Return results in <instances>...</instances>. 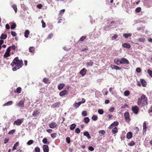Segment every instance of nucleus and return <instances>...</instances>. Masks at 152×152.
Listing matches in <instances>:
<instances>
[{
  "instance_id": "nucleus-53",
  "label": "nucleus",
  "mask_w": 152,
  "mask_h": 152,
  "mask_svg": "<svg viewBox=\"0 0 152 152\" xmlns=\"http://www.w3.org/2000/svg\"><path fill=\"white\" fill-rule=\"evenodd\" d=\"M15 129L11 130L9 132L8 134H13L15 132Z\"/></svg>"
},
{
  "instance_id": "nucleus-17",
  "label": "nucleus",
  "mask_w": 152,
  "mask_h": 152,
  "mask_svg": "<svg viewBox=\"0 0 152 152\" xmlns=\"http://www.w3.org/2000/svg\"><path fill=\"white\" fill-rule=\"evenodd\" d=\"M114 62L117 65H120L121 64V60L117 58H115L114 60Z\"/></svg>"
},
{
  "instance_id": "nucleus-23",
  "label": "nucleus",
  "mask_w": 152,
  "mask_h": 152,
  "mask_svg": "<svg viewBox=\"0 0 152 152\" xmlns=\"http://www.w3.org/2000/svg\"><path fill=\"white\" fill-rule=\"evenodd\" d=\"M13 104V102L12 101H10L7 102L4 104L3 106H10L12 105Z\"/></svg>"
},
{
  "instance_id": "nucleus-52",
  "label": "nucleus",
  "mask_w": 152,
  "mask_h": 152,
  "mask_svg": "<svg viewBox=\"0 0 152 152\" xmlns=\"http://www.w3.org/2000/svg\"><path fill=\"white\" fill-rule=\"evenodd\" d=\"M118 35L117 34H114L112 37V40H114L117 38Z\"/></svg>"
},
{
  "instance_id": "nucleus-61",
  "label": "nucleus",
  "mask_w": 152,
  "mask_h": 152,
  "mask_svg": "<svg viewBox=\"0 0 152 152\" xmlns=\"http://www.w3.org/2000/svg\"><path fill=\"white\" fill-rule=\"evenodd\" d=\"M82 114L84 116H86L87 115V113L86 111H83L82 113Z\"/></svg>"
},
{
  "instance_id": "nucleus-45",
  "label": "nucleus",
  "mask_w": 152,
  "mask_h": 152,
  "mask_svg": "<svg viewBox=\"0 0 152 152\" xmlns=\"http://www.w3.org/2000/svg\"><path fill=\"white\" fill-rule=\"evenodd\" d=\"M92 119L94 121H96L98 119V117L97 116L95 115H93L92 117Z\"/></svg>"
},
{
  "instance_id": "nucleus-51",
  "label": "nucleus",
  "mask_w": 152,
  "mask_h": 152,
  "mask_svg": "<svg viewBox=\"0 0 152 152\" xmlns=\"http://www.w3.org/2000/svg\"><path fill=\"white\" fill-rule=\"evenodd\" d=\"M65 11V10L64 9H63L61 10L59 12V14L62 15L64 13Z\"/></svg>"
},
{
  "instance_id": "nucleus-13",
  "label": "nucleus",
  "mask_w": 152,
  "mask_h": 152,
  "mask_svg": "<svg viewBox=\"0 0 152 152\" xmlns=\"http://www.w3.org/2000/svg\"><path fill=\"white\" fill-rule=\"evenodd\" d=\"M146 125H147V124L146 123V122L145 121H144L143 122V132L144 133H145V132L146 131V130H147V128Z\"/></svg>"
},
{
  "instance_id": "nucleus-40",
  "label": "nucleus",
  "mask_w": 152,
  "mask_h": 152,
  "mask_svg": "<svg viewBox=\"0 0 152 152\" xmlns=\"http://www.w3.org/2000/svg\"><path fill=\"white\" fill-rule=\"evenodd\" d=\"M138 40L139 42H144L145 41L144 38H140L138 39Z\"/></svg>"
},
{
  "instance_id": "nucleus-62",
  "label": "nucleus",
  "mask_w": 152,
  "mask_h": 152,
  "mask_svg": "<svg viewBox=\"0 0 152 152\" xmlns=\"http://www.w3.org/2000/svg\"><path fill=\"white\" fill-rule=\"evenodd\" d=\"M88 149L89 150L92 151L94 150V148L93 147L90 146L88 147Z\"/></svg>"
},
{
  "instance_id": "nucleus-9",
  "label": "nucleus",
  "mask_w": 152,
  "mask_h": 152,
  "mask_svg": "<svg viewBox=\"0 0 152 152\" xmlns=\"http://www.w3.org/2000/svg\"><path fill=\"white\" fill-rule=\"evenodd\" d=\"M44 152H49V148L47 145H44L42 146Z\"/></svg>"
},
{
  "instance_id": "nucleus-16",
  "label": "nucleus",
  "mask_w": 152,
  "mask_h": 152,
  "mask_svg": "<svg viewBox=\"0 0 152 152\" xmlns=\"http://www.w3.org/2000/svg\"><path fill=\"white\" fill-rule=\"evenodd\" d=\"M118 125V122L117 121H115L110 125V126L109 127V128L111 129L113 128L114 126H117Z\"/></svg>"
},
{
  "instance_id": "nucleus-44",
  "label": "nucleus",
  "mask_w": 152,
  "mask_h": 152,
  "mask_svg": "<svg viewBox=\"0 0 152 152\" xmlns=\"http://www.w3.org/2000/svg\"><path fill=\"white\" fill-rule=\"evenodd\" d=\"M10 56V53L6 52L4 55V57L6 58V57H9Z\"/></svg>"
},
{
  "instance_id": "nucleus-36",
  "label": "nucleus",
  "mask_w": 152,
  "mask_h": 152,
  "mask_svg": "<svg viewBox=\"0 0 152 152\" xmlns=\"http://www.w3.org/2000/svg\"><path fill=\"white\" fill-rule=\"evenodd\" d=\"M84 122L86 124H88L90 121V119L88 117H86L84 118Z\"/></svg>"
},
{
  "instance_id": "nucleus-24",
  "label": "nucleus",
  "mask_w": 152,
  "mask_h": 152,
  "mask_svg": "<svg viewBox=\"0 0 152 152\" xmlns=\"http://www.w3.org/2000/svg\"><path fill=\"white\" fill-rule=\"evenodd\" d=\"M21 90V88L20 87H18L17 88L16 90L14 91V92L15 93L19 94L20 93Z\"/></svg>"
},
{
  "instance_id": "nucleus-12",
  "label": "nucleus",
  "mask_w": 152,
  "mask_h": 152,
  "mask_svg": "<svg viewBox=\"0 0 152 152\" xmlns=\"http://www.w3.org/2000/svg\"><path fill=\"white\" fill-rule=\"evenodd\" d=\"M140 81L142 86L144 87L146 86L147 83L143 79H140Z\"/></svg>"
},
{
  "instance_id": "nucleus-20",
  "label": "nucleus",
  "mask_w": 152,
  "mask_h": 152,
  "mask_svg": "<svg viewBox=\"0 0 152 152\" xmlns=\"http://www.w3.org/2000/svg\"><path fill=\"white\" fill-rule=\"evenodd\" d=\"M132 136V133L131 132H129L126 134V138L129 139L131 138Z\"/></svg>"
},
{
  "instance_id": "nucleus-54",
  "label": "nucleus",
  "mask_w": 152,
  "mask_h": 152,
  "mask_svg": "<svg viewBox=\"0 0 152 152\" xmlns=\"http://www.w3.org/2000/svg\"><path fill=\"white\" fill-rule=\"evenodd\" d=\"M141 10V8L140 7H138L136 9L135 11L137 12H139Z\"/></svg>"
},
{
  "instance_id": "nucleus-48",
  "label": "nucleus",
  "mask_w": 152,
  "mask_h": 152,
  "mask_svg": "<svg viewBox=\"0 0 152 152\" xmlns=\"http://www.w3.org/2000/svg\"><path fill=\"white\" fill-rule=\"evenodd\" d=\"M34 150L35 152H40V150L39 147H36L35 148Z\"/></svg>"
},
{
  "instance_id": "nucleus-49",
  "label": "nucleus",
  "mask_w": 152,
  "mask_h": 152,
  "mask_svg": "<svg viewBox=\"0 0 152 152\" xmlns=\"http://www.w3.org/2000/svg\"><path fill=\"white\" fill-rule=\"evenodd\" d=\"M41 23H42V28H44L46 26L45 23L44 21L43 20H42L41 21Z\"/></svg>"
},
{
  "instance_id": "nucleus-55",
  "label": "nucleus",
  "mask_w": 152,
  "mask_h": 152,
  "mask_svg": "<svg viewBox=\"0 0 152 152\" xmlns=\"http://www.w3.org/2000/svg\"><path fill=\"white\" fill-rule=\"evenodd\" d=\"M141 69L139 67L137 68L136 69V71L138 73H140L141 72Z\"/></svg>"
},
{
  "instance_id": "nucleus-27",
  "label": "nucleus",
  "mask_w": 152,
  "mask_h": 152,
  "mask_svg": "<svg viewBox=\"0 0 152 152\" xmlns=\"http://www.w3.org/2000/svg\"><path fill=\"white\" fill-rule=\"evenodd\" d=\"M43 82L46 84L50 83V82L49 79L46 78H43Z\"/></svg>"
},
{
  "instance_id": "nucleus-15",
  "label": "nucleus",
  "mask_w": 152,
  "mask_h": 152,
  "mask_svg": "<svg viewBox=\"0 0 152 152\" xmlns=\"http://www.w3.org/2000/svg\"><path fill=\"white\" fill-rule=\"evenodd\" d=\"M60 104L59 102H57L53 104L51 107L53 108L58 107Z\"/></svg>"
},
{
  "instance_id": "nucleus-29",
  "label": "nucleus",
  "mask_w": 152,
  "mask_h": 152,
  "mask_svg": "<svg viewBox=\"0 0 152 152\" xmlns=\"http://www.w3.org/2000/svg\"><path fill=\"white\" fill-rule=\"evenodd\" d=\"M124 37L126 38H128L129 37H130L132 36L131 33H125L123 35Z\"/></svg>"
},
{
  "instance_id": "nucleus-47",
  "label": "nucleus",
  "mask_w": 152,
  "mask_h": 152,
  "mask_svg": "<svg viewBox=\"0 0 152 152\" xmlns=\"http://www.w3.org/2000/svg\"><path fill=\"white\" fill-rule=\"evenodd\" d=\"M147 72L150 75V76L151 77H152V71L150 70V69H148L147 71Z\"/></svg>"
},
{
  "instance_id": "nucleus-64",
  "label": "nucleus",
  "mask_w": 152,
  "mask_h": 152,
  "mask_svg": "<svg viewBox=\"0 0 152 152\" xmlns=\"http://www.w3.org/2000/svg\"><path fill=\"white\" fill-rule=\"evenodd\" d=\"M56 134L55 133L52 134L51 135V136L53 138H54L56 137Z\"/></svg>"
},
{
  "instance_id": "nucleus-11",
  "label": "nucleus",
  "mask_w": 152,
  "mask_h": 152,
  "mask_svg": "<svg viewBox=\"0 0 152 152\" xmlns=\"http://www.w3.org/2000/svg\"><path fill=\"white\" fill-rule=\"evenodd\" d=\"M57 126V124L55 122H52L49 124V126L50 128L54 129Z\"/></svg>"
},
{
  "instance_id": "nucleus-21",
  "label": "nucleus",
  "mask_w": 152,
  "mask_h": 152,
  "mask_svg": "<svg viewBox=\"0 0 152 152\" xmlns=\"http://www.w3.org/2000/svg\"><path fill=\"white\" fill-rule=\"evenodd\" d=\"M65 84L63 83H61L59 84L58 86V89L61 90L64 87Z\"/></svg>"
},
{
  "instance_id": "nucleus-59",
  "label": "nucleus",
  "mask_w": 152,
  "mask_h": 152,
  "mask_svg": "<svg viewBox=\"0 0 152 152\" xmlns=\"http://www.w3.org/2000/svg\"><path fill=\"white\" fill-rule=\"evenodd\" d=\"M42 6H43L42 4H39L37 6V7L39 9H41Z\"/></svg>"
},
{
  "instance_id": "nucleus-18",
  "label": "nucleus",
  "mask_w": 152,
  "mask_h": 152,
  "mask_svg": "<svg viewBox=\"0 0 152 152\" xmlns=\"http://www.w3.org/2000/svg\"><path fill=\"white\" fill-rule=\"evenodd\" d=\"M122 46L124 48H130L131 47L130 45L129 44L127 43L123 44H122Z\"/></svg>"
},
{
  "instance_id": "nucleus-22",
  "label": "nucleus",
  "mask_w": 152,
  "mask_h": 152,
  "mask_svg": "<svg viewBox=\"0 0 152 152\" xmlns=\"http://www.w3.org/2000/svg\"><path fill=\"white\" fill-rule=\"evenodd\" d=\"M111 68L112 69H115L116 70L118 69H121V67H120L118 66H116V65H111Z\"/></svg>"
},
{
  "instance_id": "nucleus-7",
  "label": "nucleus",
  "mask_w": 152,
  "mask_h": 152,
  "mask_svg": "<svg viewBox=\"0 0 152 152\" xmlns=\"http://www.w3.org/2000/svg\"><path fill=\"white\" fill-rule=\"evenodd\" d=\"M121 64H129V62L128 60L126 58H122L121 59Z\"/></svg>"
},
{
  "instance_id": "nucleus-26",
  "label": "nucleus",
  "mask_w": 152,
  "mask_h": 152,
  "mask_svg": "<svg viewBox=\"0 0 152 152\" xmlns=\"http://www.w3.org/2000/svg\"><path fill=\"white\" fill-rule=\"evenodd\" d=\"M7 37V34H2L0 37V38L2 39H5Z\"/></svg>"
},
{
  "instance_id": "nucleus-50",
  "label": "nucleus",
  "mask_w": 152,
  "mask_h": 152,
  "mask_svg": "<svg viewBox=\"0 0 152 152\" xmlns=\"http://www.w3.org/2000/svg\"><path fill=\"white\" fill-rule=\"evenodd\" d=\"M66 141L68 144L70 143V138L68 137L66 138Z\"/></svg>"
},
{
  "instance_id": "nucleus-31",
  "label": "nucleus",
  "mask_w": 152,
  "mask_h": 152,
  "mask_svg": "<svg viewBox=\"0 0 152 152\" xmlns=\"http://www.w3.org/2000/svg\"><path fill=\"white\" fill-rule=\"evenodd\" d=\"M19 145V143L18 142H17L14 145L13 147L12 150L14 151L16 149V147L18 146Z\"/></svg>"
},
{
  "instance_id": "nucleus-60",
  "label": "nucleus",
  "mask_w": 152,
  "mask_h": 152,
  "mask_svg": "<svg viewBox=\"0 0 152 152\" xmlns=\"http://www.w3.org/2000/svg\"><path fill=\"white\" fill-rule=\"evenodd\" d=\"M80 129L78 128H77L75 129V132L77 134L80 133Z\"/></svg>"
},
{
  "instance_id": "nucleus-10",
  "label": "nucleus",
  "mask_w": 152,
  "mask_h": 152,
  "mask_svg": "<svg viewBox=\"0 0 152 152\" xmlns=\"http://www.w3.org/2000/svg\"><path fill=\"white\" fill-rule=\"evenodd\" d=\"M40 113V112L38 110H36L34 111L32 116L34 117H36Z\"/></svg>"
},
{
  "instance_id": "nucleus-39",
  "label": "nucleus",
  "mask_w": 152,
  "mask_h": 152,
  "mask_svg": "<svg viewBox=\"0 0 152 152\" xmlns=\"http://www.w3.org/2000/svg\"><path fill=\"white\" fill-rule=\"evenodd\" d=\"M124 95L125 96H127L130 94V92L128 90H126L124 92Z\"/></svg>"
},
{
  "instance_id": "nucleus-1",
  "label": "nucleus",
  "mask_w": 152,
  "mask_h": 152,
  "mask_svg": "<svg viewBox=\"0 0 152 152\" xmlns=\"http://www.w3.org/2000/svg\"><path fill=\"white\" fill-rule=\"evenodd\" d=\"M10 65L13 67L12 70L14 71L21 67L23 65V62L22 60H19L18 57H16Z\"/></svg>"
},
{
  "instance_id": "nucleus-14",
  "label": "nucleus",
  "mask_w": 152,
  "mask_h": 152,
  "mask_svg": "<svg viewBox=\"0 0 152 152\" xmlns=\"http://www.w3.org/2000/svg\"><path fill=\"white\" fill-rule=\"evenodd\" d=\"M94 64V63L93 62L90 61L86 63V65L87 67L90 66H92Z\"/></svg>"
},
{
  "instance_id": "nucleus-35",
  "label": "nucleus",
  "mask_w": 152,
  "mask_h": 152,
  "mask_svg": "<svg viewBox=\"0 0 152 152\" xmlns=\"http://www.w3.org/2000/svg\"><path fill=\"white\" fill-rule=\"evenodd\" d=\"M76 126V125L75 124H73L71 125L70 129L71 130H74Z\"/></svg>"
},
{
  "instance_id": "nucleus-57",
  "label": "nucleus",
  "mask_w": 152,
  "mask_h": 152,
  "mask_svg": "<svg viewBox=\"0 0 152 152\" xmlns=\"http://www.w3.org/2000/svg\"><path fill=\"white\" fill-rule=\"evenodd\" d=\"M53 33H51L49 34L47 37L48 39H50L52 38L53 37Z\"/></svg>"
},
{
  "instance_id": "nucleus-6",
  "label": "nucleus",
  "mask_w": 152,
  "mask_h": 152,
  "mask_svg": "<svg viewBox=\"0 0 152 152\" xmlns=\"http://www.w3.org/2000/svg\"><path fill=\"white\" fill-rule=\"evenodd\" d=\"M24 101L22 100L16 104V105L18 107H22L24 106Z\"/></svg>"
},
{
  "instance_id": "nucleus-2",
  "label": "nucleus",
  "mask_w": 152,
  "mask_h": 152,
  "mask_svg": "<svg viewBox=\"0 0 152 152\" xmlns=\"http://www.w3.org/2000/svg\"><path fill=\"white\" fill-rule=\"evenodd\" d=\"M148 99L145 95L142 94L140 98H138L137 104L138 106L143 107L148 104Z\"/></svg>"
},
{
  "instance_id": "nucleus-5",
  "label": "nucleus",
  "mask_w": 152,
  "mask_h": 152,
  "mask_svg": "<svg viewBox=\"0 0 152 152\" xmlns=\"http://www.w3.org/2000/svg\"><path fill=\"white\" fill-rule=\"evenodd\" d=\"M124 116L125 120L127 122H129L131 120V119L129 117V114L128 112L124 113Z\"/></svg>"
},
{
  "instance_id": "nucleus-28",
  "label": "nucleus",
  "mask_w": 152,
  "mask_h": 152,
  "mask_svg": "<svg viewBox=\"0 0 152 152\" xmlns=\"http://www.w3.org/2000/svg\"><path fill=\"white\" fill-rule=\"evenodd\" d=\"M81 104V103L79 102H75L73 104L74 106L76 109Z\"/></svg>"
},
{
  "instance_id": "nucleus-41",
  "label": "nucleus",
  "mask_w": 152,
  "mask_h": 152,
  "mask_svg": "<svg viewBox=\"0 0 152 152\" xmlns=\"http://www.w3.org/2000/svg\"><path fill=\"white\" fill-rule=\"evenodd\" d=\"M12 7L14 10L15 13H16L17 11V6L15 5L14 4L12 6Z\"/></svg>"
},
{
  "instance_id": "nucleus-37",
  "label": "nucleus",
  "mask_w": 152,
  "mask_h": 152,
  "mask_svg": "<svg viewBox=\"0 0 152 152\" xmlns=\"http://www.w3.org/2000/svg\"><path fill=\"white\" fill-rule=\"evenodd\" d=\"M43 142L44 144H49L50 143V142H47V139L46 138H44L42 140V141Z\"/></svg>"
},
{
  "instance_id": "nucleus-4",
  "label": "nucleus",
  "mask_w": 152,
  "mask_h": 152,
  "mask_svg": "<svg viewBox=\"0 0 152 152\" xmlns=\"http://www.w3.org/2000/svg\"><path fill=\"white\" fill-rule=\"evenodd\" d=\"M132 110L134 113L137 114L139 112V108L137 106H133L132 107Z\"/></svg>"
},
{
  "instance_id": "nucleus-3",
  "label": "nucleus",
  "mask_w": 152,
  "mask_h": 152,
  "mask_svg": "<svg viewBox=\"0 0 152 152\" xmlns=\"http://www.w3.org/2000/svg\"><path fill=\"white\" fill-rule=\"evenodd\" d=\"M24 121V118H22L20 119H18L16 120L13 123L14 125H16L17 126L20 125Z\"/></svg>"
},
{
  "instance_id": "nucleus-43",
  "label": "nucleus",
  "mask_w": 152,
  "mask_h": 152,
  "mask_svg": "<svg viewBox=\"0 0 152 152\" xmlns=\"http://www.w3.org/2000/svg\"><path fill=\"white\" fill-rule=\"evenodd\" d=\"M135 144L134 142L133 141H131L128 144V145L130 146H133Z\"/></svg>"
},
{
  "instance_id": "nucleus-46",
  "label": "nucleus",
  "mask_w": 152,
  "mask_h": 152,
  "mask_svg": "<svg viewBox=\"0 0 152 152\" xmlns=\"http://www.w3.org/2000/svg\"><path fill=\"white\" fill-rule=\"evenodd\" d=\"M98 112L99 114H102L104 113V111L102 109H99L98 110Z\"/></svg>"
},
{
  "instance_id": "nucleus-58",
  "label": "nucleus",
  "mask_w": 152,
  "mask_h": 152,
  "mask_svg": "<svg viewBox=\"0 0 152 152\" xmlns=\"http://www.w3.org/2000/svg\"><path fill=\"white\" fill-rule=\"evenodd\" d=\"M9 47H10V48H12V50H15V49L16 47L15 45H13L11 46H9Z\"/></svg>"
},
{
  "instance_id": "nucleus-19",
  "label": "nucleus",
  "mask_w": 152,
  "mask_h": 152,
  "mask_svg": "<svg viewBox=\"0 0 152 152\" xmlns=\"http://www.w3.org/2000/svg\"><path fill=\"white\" fill-rule=\"evenodd\" d=\"M29 52L33 53L35 52V48L34 47H30L29 48Z\"/></svg>"
},
{
  "instance_id": "nucleus-34",
  "label": "nucleus",
  "mask_w": 152,
  "mask_h": 152,
  "mask_svg": "<svg viewBox=\"0 0 152 152\" xmlns=\"http://www.w3.org/2000/svg\"><path fill=\"white\" fill-rule=\"evenodd\" d=\"M16 25L15 23H12L11 25H10L11 29H14L16 28Z\"/></svg>"
},
{
  "instance_id": "nucleus-33",
  "label": "nucleus",
  "mask_w": 152,
  "mask_h": 152,
  "mask_svg": "<svg viewBox=\"0 0 152 152\" xmlns=\"http://www.w3.org/2000/svg\"><path fill=\"white\" fill-rule=\"evenodd\" d=\"M87 37L86 36H82L78 40L79 42H83L86 39Z\"/></svg>"
},
{
  "instance_id": "nucleus-42",
  "label": "nucleus",
  "mask_w": 152,
  "mask_h": 152,
  "mask_svg": "<svg viewBox=\"0 0 152 152\" xmlns=\"http://www.w3.org/2000/svg\"><path fill=\"white\" fill-rule=\"evenodd\" d=\"M34 143V141L32 140H29L27 142V144L28 145H30Z\"/></svg>"
},
{
  "instance_id": "nucleus-25",
  "label": "nucleus",
  "mask_w": 152,
  "mask_h": 152,
  "mask_svg": "<svg viewBox=\"0 0 152 152\" xmlns=\"http://www.w3.org/2000/svg\"><path fill=\"white\" fill-rule=\"evenodd\" d=\"M83 134L84 136H86L87 137L88 139H90L91 138V137L88 132H85L83 133Z\"/></svg>"
},
{
  "instance_id": "nucleus-32",
  "label": "nucleus",
  "mask_w": 152,
  "mask_h": 152,
  "mask_svg": "<svg viewBox=\"0 0 152 152\" xmlns=\"http://www.w3.org/2000/svg\"><path fill=\"white\" fill-rule=\"evenodd\" d=\"M29 33V31L28 30H26L24 33V36L26 38H28Z\"/></svg>"
},
{
  "instance_id": "nucleus-56",
  "label": "nucleus",
  "mask_w": 152,
  "mask_h": 152,
  "mask_svg": "<svg viewBox=\"0 0 152 152\" xmlns=\"http://www.w3.org/2000/svg\"><path fill=\"white\" fill-rule=\"evenodd\" d=\"M11 34L13 37L16 36L17 35V34L14 31H12L11 32Z\"/></svg>"
},
{
  "instance_id": "nucleus-63",
  "label": "nucleus",
  "mask_w": 152,
  "mask_h": 152,
  "mask_svg": "<svg viewBox=\"0 0 152 152\" xmlns=\"http://www.w3.org/2000/svg\"><path fill=\"white\" fill-rule=\"evenodd\" d=\"M115 110V108L114 107H111L109 109V110L111 112H113Z\"/></svg>"
},
{
  "instance_id": "nucleus-38",
  "label": "nucleus",
  "mask_w": 152,
  "mask_h": 152,
  "mask_svg": "<svg viewBox=\"0 0 152 152\" xmlns=\"http://www.w3.org/2000/svg\"><path fill=\"white\" fill-rule=\"evenodd\" d=\"M112 132L113 134H115L118 132V130L117 128L116 127H115L112 129Z\"/></svg>"
},
{
  "instance_id": "nucleus-8",
  "label": "nucleus",
  "mask_w": 152,
  "mask_h": 152,
  "mask_svg": "<svg viewBox=\"0 0 152 152\" xmlns=\"http://www.w3.org/2000/svg\"><path fill=\"white\" fill-rule=\"evenodd\" d=\"M87 72V70L85 68H83L80 72V74L82 76H84Z\"/></svg>"
},
{
  "instance_id": "nucleus-30",
  "label": "nucleus",
  "mask_w": 152,
  "mask_h": 152,
  "mask_svg": "<svg viewBox=\"0 0 152 152\" xmlns=\"http://www.w3.org/2000/svg\"><path fill=\"white\" fill-rule=\"evenodd\" d=\"M67 92L66 90H64L61 91L59 93V95L61 96H63L65 95Z\"/></svg>"
}]
</instances>
